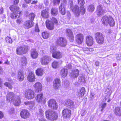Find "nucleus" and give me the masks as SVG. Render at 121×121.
<instances>
[{"label":"nucleus","instance_id":"37","mask_svg":"<svg viewBox=\"0 0 121 121\" xmlns=\"http://www.w3.org/2000/svg\"><path fill=\"white\" fill-rule=\"evenodd\" d=\"M17 99H16L14 100H13V103L16 106H18L20 103V97L18 96L17 97Z\"/></svg>","mask_w":121,"mask_h":121},{"label":"nucleus","instance_id":"11","mask_svg":"<svg viewBox=\"0 0 121 121\" xmlns=\"http://www.w3.org/2000/svg\"><path fill=\"white\" fill-rule=\"evenodd\" d=\"M15 95L12 92L8 93L6 96L7 100L11 102H13V100L15 99Z\"/></svg>","mask_w":121,"mask_h":121},{"label":"nucleus","instance_id":"50","mask_svg":"<svg viewBox=\"0 0 121 121\" xmlns=\"http://www.w3.org/2000/svg\"><path fill=\"white\" fill-rule=\"evenodd\" d=\"M64 86L65 87L67 88L69 86V83L68 81H66V82H64Z\"/></svg>","mask_w":121,"mask_h":121},{"label":"nucleus","instance_id":"52","mask_svg":"<svg viewBox=\"0 0 121 121\" xmlns=\"http://www.w3.org/2000/svg\"><path fill=\"white\" fill-rule=\"evenodd\" d=\"M14 111V108H11L10 110H9L8 112L9 114H13Z\"/></svg>","mask_w":121,"mask_h":121},{"label":"nucleus","instance_id":"39","mask_svg":"<svg viewBox=\"0 0 121 121\" xmlns=\"http://www.w3.org/2000/svg\"><path fill=\"white\" fill-rule=\"evenodd\" d=\"M24 104L25 105H28L31 108L33 107L35 105L34 102L33 101L25 102Z\"/></svg>","mask_w":121,"mask_h":121},{"label":"nucleus","instance_id":"49","mask_svg":"<svg viewBox=\"0 0 121 121\" xmlns=\"http://www.w3.org/2000/svg\"><path fill=\"white\" fill-rule=\"evenodd\" d=\"M60 0H53L52 3L55 5L56 4H59L60 2Z\"/></svg>","mask_w":121,"mask_h":121},{"label":"nucleus","instance_id":"55","mask_svg":"<svg viewBox=\"0 0 121 121\" xmlns=\"http://www.w3.org/2000/svg\"><path fill=\"white\" fill-rule=\"evenodd\" d=\"M19 2V0H13V3L14 4H18Z\"/></svg>","mask_w":121,"mask_h":121},{"label":"nucleus","instance_id":"25","mask_svg":"<svg viewBox=\"0 0 121 121\" xmlns=\"http://www.w3.org/2000/svg\"><path fill=\"white\" fill-rule=\"evenodd\" d=\"M34 88H35V91L38 92L41 91L42 90V86L41 84L39 82L36 83L34 85Z\"/></svg>","mask_w":121,"mask_h":121},{"label":"nucleus","instance_id":"31","mask_svg":"<svg viewBox=\"0 0 121 121\" xmlns=\"http://www.w3.org/2000/svg\"><path fill=\"white\" fill-rule=\"evenodd\" d=\"M60 73L62 77H65L67 76L68 73L67 69L65 68L62 69L61 70Z\"/></svg>","mask_w":121,"mask_h":121},{"label":"nucleus","instance_id":"64","mask_svg":"<svg viewBox=\"0 0 121 121\" xmlns=\"http://www.w3.org/2000/svg\"><path fill=\"white\" fill-rule=\"evenodd\" d=\"M39 121H47L44 118H41L39 119Z\"/></svg>","mask_w":121,"mask_h":121},{"label":"nucleus","instance_id":"29","mask_svg":"<svg viewBox=\"0 0 121 121\" xmlns=\"http://www.w3.org/2000/svg\"><path fill=\"white\" fill-rule=\"evenodd\" d=\"M20 65L22 66H26L27 63L26 58L25 56L22 57L20 60Z\"/></svg>","mask_w":121,"mask_h":121},{"label":"nucleus","instance_id":"40","mask_svg":"<svg viewBox=\"0 0 121 121\" xmlns=\"http://www.w3.org/2000/svg\"><path fill=\"white\" fill-rule=\"evenodd\" d=\"M49 34L48 32H44L42 33V36L43 38L44 39L48 38L49 36Z\"/></svg>","mask_w":121,"mask_h":121},{"label":"nucleus","instance_id":"41","mask_svg":"<svg viewBox=\"0 0 121 121\" xmlns=\"http://www.w3.org/2000/svg\"><path fill=\"white\" fill-rule=\"evenodd\" d=\"M59 66L58 62L56 61H54L52 63V66L53 68H57Z\"/></svg>","mask_w":121,"mask_h":121},{"label":"nucleus","instance_id":"3","mask_svg":"<svg viewBox=\"0 0 121 121\" xmlns=\"http://www.w3.org/2000/svg\"><path fill=\"white\" fill-rule=\"evenodd\" d=\"M46 117L51 121L55 120L58 117L57 113L51 110H48L46 112Z\"/></svg>","mask_w":121,"mask_h":121},{"label":"nucleus","instance_id":"32","mask_svg":"<svg viewBox=\"0 0 121 121\" xmlns=\"http://www.w3.org/2000/svg\"><path fill=\"white\" fill-rule=\"evenodd\" d=\"M43 97V95L42 93L37 95L36 97V100L38 102H41L42 101Z\"/></svg>","mask_w":121,"mask_h":121},{"label":"nucleus","instance_id":"10","mask_svg":"<svg viewBox=\"0 0 121 121\" xmlns=\"http://www.w3.org/2000/svg\"><path fill=\"white\" fill-rule=\"evenodd\" d=\"M48 106L50 107H51L53 109H56L58 107L57 103L56 101L53 99H51L48 101Z\"/></svg>","mask_w":121,"mask_h":121},{"label":"nucleus","instance_id":"57","mask_svg":"<svg viewBox=\"0 0 121 121\" xmlns=\"http://www.w3.org/2000/svg\"><path fill=\"white\" fill-rule=\"evenodd\" d=\"M105 3L108 4H110V2L109 0H104Z\"/></svg>","mask_w":121,"mask_h":121},{"label":"nucleus","instance_id":"43","mask_svg":"<svg viewBox=\"0 0 121 121\" xmlns=\"http://www.w3.org/2000/svg\"><path fill=\"white\" fill-rule=\"evenodd\" d=\"M29 18L33 22L35 17V14L33 13H30L29 15Z\"/></svg>","mask_w":121,"mask_h":121},{"label":"nucleus","instance_id":"12","mask_svg":"<svg viewBox=\"0 0 121 121\" xmlns=\"http://www.w3.org/2000/svg\"><path fill=\"white\" fill-rule=\"evenodd\" d=\"M60 81L59 79L56 78L54 80L53 82V86L55 90L59 89L60 86Z\"/></svg>","mask_w":121,"mask_h":121},{"label":"nucleus","instance_id":"53","mask_svg":"<svg viewBox=\"0 0 121 121\" xmlns=\"http://www.w3.org/2000/svg\"><path fill=\"white\" fill-rule=\"evenodd\" d=\"M106 106V103H104L103 104L102 106V109L101 110V111H102L105 108Z\"/></svg>","mask_w":121,"mask_h":121},{"label":"nucleus","instance_id":"61","mask_svg":"<svg viewBox=\"0 0 121 121\" xmlns=\"http://www.w3.org/2000/svg\"><path fill=\"white\" fill-rule=\"evenodd\" d=\"M4 12V9L2 7L0 9V14H3Z\"/></svg>","mask_w":121,"mask_h":121},{"label":"nucleus","instance_id":"34","mask_svg":"<svg viewBox=\"0 0 121 121\" xmlns=\"http://www.w3.org/2000/svg\"><path fill=\"white\" fill-rule=\"evenodd\" d=\"M114 111L116 115L118 116H121V109L119 107L116 108Z\"/></svg>","mask_w":121,"mask_h":121},{"label":"nucleus","instance_id":"30","mask_svg":"<svg viewBox=\"0 0 121 121\" xmlns=\"http://www.w3.org/2000/svg\"><path fill=\"white\" fill-rule=\"evenodd\" d=\"M31 55L32 57L33 58H36L38 55L37 52L35 49H32L31 50Z\"/></svg>","mask_w":121,"mask_h":121},{"label":"nucleus","instance_id":"5","mask_svg":"<svg viewBox=\"0 0 121 121\" xmlns=\"http://www.w3.org/2000/svg\"><path fill=\"white\" fill-rule=\"evenodd\" d=\"M95 35L96 41L98 43L102 44L103 43L104 38L102 34L98 32L95 33Z\"/></svg>","mask_w":121,"mask_h":121},{"label":"nucleus","instance_id":"8","mask_svg":"<svg viewBox=\"0 0 121 121\" xmlns=\"http://www.w3.org/2000/svg\"><path fill=\"white\" fill-rule=\"evenodd\" d=\"M27 50V48L26 46L18 47L16 49L17 53L18 55H22L26 53Z\"/></svg>","mask_w":121,"mask_h":121},{"label":"nucleus","instance_id":"16","mask_svg":"<svg viewBox=\"0 0 121 121\" xmlns=\"http://www.w3.org/2000/svg\"><path fill=\"white\" fill-rule=\"evenodd\" d=\"M86 43L89 46L92 45L93 44V37L90 35L87 36L86 37Z\"/></svg>","mask_w":121,"mask_h":121},{"label":"nucleus","instance_id":"54","mask_svg":"<svg viewBox=\"0 0 121 121\" xmlns=\"http://www.w3.org/2000/svg\"><path fill=\"white\" fill-rule=\"evenodd\" d=\"M86 110H82V111L81 115L82 116H84L85 114L86 113Z\"/></svg>","mask_w":121,"mask_h":121},{"label":"nucleus","instance_id":"22","mask_svg":"<svg viewBox=\"0 0 121 121\" xmlns=\"http://www.w3.org/2000/svg\"><path fill=\"white\" fill-rule=\"evenodd\" d=\"M66 33L69 37L70 41L73 42V40L74 37L72 31L69 29H67L66 30Z\"/></svg>","mask_w":121,"mask_h":121},{"label":"nucleus","instance_id":"46","mask_svg":"<svg viewBox=\"0 0 121 121\" xmlns=\"http://www.w3.org/2000/svg\"><path fill=\"white\" fill-rule=\"evenodd\" d=\"M62 2L60 6L66 7L67 4V1L66 0H62Z\"/></svg>","mask_w":121,"mask_h":121},{"label":"nucleus","instance_id":"59","mask_svg":"<svg viewBox=\"0 0 121 121\" xmlns=\"http://www.w3.org/2000/svg\"><path fill=\"white\" fill-rule=\"evenodd\" d=\"M44 3L45 5H48L49 3L48 0H45L44 2Z\"/></svg>","mask_w":121,"mask_h":121},{"label":"nucleus","instance_id":"19","mask_svg":"<svg viewBox=\"0 0 121 121\" xmlns=\"http://www.w3.org/2000/svg\"><path fill=\"white\" fill-rule=\"evenodd\" d=\"M49 9L43 10L41 11V15L42 17L44 18H48L49 17Z\"/></svg>","mask_w":121,"mask_h":121},{"label":"nucleus","instance_id":"20","mask_svg":"<svg viewBox=\"0 0 121 121\" xmlns=\"http://www.w3.org/2000/svg\"><path fill=\"white\" fill-rule=\"evenodd\" d=\"M46 26L47 28L50 30H52L54 29V23L48 20H47L46 22Z\"/></svg>","mask_w":121,"mask_h":121},{"label":"nucleus","instance_id":"38","mask_svg":"<svg viewBox=\"0 0 121 121\" xmlns=\"http://www.w3.org/2000/svg\"><path fill=\"white\" fill-rule=\"evenodd\" d=\"M43 73V69L41 68L38 69L36 71V74L38 76L42 75Z\"/></svg>","mask_w":121,"mask_h":121},{"label":"nucleus","instance_id":"51","mask_svg":"<svg viewBox=\"0 0 121 121\" xmlns=\"http://www.w3.org/2000/svg\"><path fill=\"white\" fill-rule=\"evenodd\" d=\"M116 58L117 60H118L119 61L121 60V53L118 55Z\"/></svg>","mask_w":121,"mask_h":121},{"label":"nucleus","instance_id":"1","mask_svg":"<svg viewBox=\"0 0 121 121\" xmlns=\"http://www.w3.org/2000/svg\"><path fill=\"white\" fill-rule=\"evenodd\" d=\"M78 4L80 6V11L79 9L78 6L76 5L74 6L72 9V12L77 16H79L80 12L82 14H84L85 12V9L83 7L85 3L84 0H78Z\"/></svg>","mask_w":121,"mask_h":121},{"label":"nucleus","instance_id":"14","mask_svg":"<svg viewBox=\"0 0 121 121\" xmlns=\"http://www.w3.org/2000/svg\"><path fill=\"white\" fill-rule=\"evenodd\" d=\"M83 36L81 34H78L76 37V42L78 44H81L83 42Z\"/></svg>","mask_w":121,"mask_h":121},{"label":"nucleus","instance_id":"27","mask_svg":"<svg viewBox=\"0 0 121 121\" xmlns=\"http://www.w3.org/2000/svg\"><path fill=\"white\" fill-rule=\"evenodd\" d=\"M35 78L34 74L32 72L30 73L27 77L28 80L31 82H33L35 81Z\"/></svg>","mask_w":121,"mask_h":121},{"label":"nucleus","instance_id":"2","mask_svg":"<svg viewBox=\"0 0 121 121\" xmlns=\"http://www.w3.org/2000/svg\"><path fill=\"white\" fill-rule=\"evenodd\" d=\"M101 20L103 23L105 25L108 24L110 26H113L114 25V21L111 17L104 16L102 17Z\"/></svg>","mask_w":121,"mask_h":121},{"label":"nucleus","instance_id":"47","mask_svg":"<svg viewBox=\"0 0 121 121\" xmlns=\"http://www.w3.org/2000/svg\"><path fill=\"white\" fill-rule=\"evenodd\" d=\"M79 82L84 83L85 82V80L83 76H82L80 77L79 78Z\"/></svg>","mask_w":121,"mask_h":121},{"label":"nucleus","instance_id":"18","mask_svg":"<svg viewBox=\"0 0 121 121\" xmlns=\"http://www.w3.org/2000/svg\"><path fill=\"white\" fill-rule=\"evenodd\" d=\"M29 113L27 110L23 109L21 111L20 116L22 118L26 119L29 117Z\"/></svg>","mask_w":121,"mask_h":121},{"label":"nucleus","instance_id":"56","mask_svg":"<svg viewBox=\"0 0 121 121\" xmlns=\"http://www.w3.org/2000/svg\"><path fill=\"white\" fill-rule=\"evenodd\" d=\"M82 49L83 51L85 52L86 51H88V50H89L88 48L86 47H83Z\"/></svg>","mask_w":121,"mask_h":121},{"label":"nucleus","instance_id":"17","mask_svg":"<svg viewBox=\"0 0 121 121\" xmlns=\"http://www.w3.org/2000/svg\"><path fill=\"white\" fill-rule=\"evenodd\" d=\"M79 70L77 69H75L72 71L70 73V76L73 78H76L79 74Z\"/></svg>","mask_w":121,"mask_h":121},{"label":"nucleus","instance_id":"45","mask_svg":"<svg viewBox=\"0 0 121 121\" xmlns=\"http://www.w3.org/2000/svg\"><path fill=\"white\" fill-rule=\"evenodd\" d=\"M5 40L7 43H12V41L11 39L9 37H6Z\"/></svg>","mask_w":121,"mask_h":121},{"label":"nucleus","instance_id":"24","mask_svg":"<svg viewBox=\"0 0 121 121\" xmlns=\"http://www.w3.org/2000/svg\"><path fill=\"white\" fill-rule=\"evenodd\" d=\"M24 72L22 70H18V78L20 81H23L24 79Z\"/></svg>","mask_w":121,"mask_h":121},{"label":"nucleus","instance_id":"48","mask_svg":"<svg viewBox=\"0 0 121 121\" xmlns=\"http://www.w3.org/2000/svg\"><path fill=\"white\" fill-rule=\"evenodd\" d=\"M50 21L56 24H57L58 23L57 21L55 18L54 17H52L51 19V21Z\"/></svg>","mask_w":121,"mask_h":121},{"label":"nucleus","instance_id":"28","mask_svg":"<svg viewBox=\"0 0 121 121\" xmlns=\"http://www.w3.org/2000/svg\"><path fill=\"white\" fill-rule=\"evenodd\" d=\"M15 5H12L9 8L10 10L12 11L13 12H16L18 13V12H21L19 11V7L16 6Z\"/></svg>","mask_w":121,"mask_h":121},{"label":"nucleus","instance_id":"35","mask_svg":"<svg viewBox=\"0 0 121 121\" xmlns=\"http://www.w3.org/2000/svg\"><path fill=\"white\" fill-rule=\"evenodd\" d=\"M85 92V89L84 87H82L80 91L78 92V96L79 97V98H82L84 95Z\"/></svg>","mask_w":121,"mask_h":121},{"label":"nucleus","instance_id":"21","mask_svg":"<svg viewBox=\"0 0 121 121\" xmlns=\"http://www.w3.org/2000/svg\"><path fill=\"white\" fill-rule=\"evenodd\" d=\"M96 13L97 15L98 16L104 14L105 12L103 9L102 5H99L97 6Z\"/></svg>","mask_w":121,"mask_h":121},{"label":"nucleus","instance_id":"13","mask_svg":"<svg viewBox=\"0 0 121 121\" xmlns=\"http://www.w3.org/2000/svg\"><path fill=\"white\" fill-rule=\"evenodd\" d=\"M51 60V59L49 56H45L41 58V62L42 65H47L48 64L49 60Z\"/></svg>","mask_w":121,"mask_h":121},{"label":"nucleus","instance_id":"63","mask_svg":"<svg viewBox=\"0 0 121 121\" xmlns=\"http://www.w3.org/2000/svg\"><path fill=\"white\" fill-rule=\"evenodd\" d=\"M94 95V93H91L90 95V97L91 99H93Z\"/></svg>","mask_w":121,"mask_h":121},{"label":"nucleus","instance_id":"33","mask_svg":"<svg viewBox=\"0 0 121 121\" xmlns=\"http://www.w3.org/2000/svg\"><path fill=\"white\" fill-rule=\"evenodd\" d=\"M58 13V10L55 8H52L51 9V14L53 16H56Z\"/></svg>","mask_w":121,"mask_h":121},{"label":"nucleus","instance_id":"42","mask_svg":"<svg viewBox=\"0 0 121 121\" xmlns=\"http://www.w3.org/2000/svg\"><path fill=\"white\" fill-rule=\"evenodd\" d=\"M95 9L94 7V5H91L88 6L87 10L90 12H92Z\"/></svg>","mask_w":121,"mask_h":121},{"label":"nucleus","instance_id":"9","mask_svg":"<svg viewBox=\"0 0 121 121\" xmlns=\"http://www.w3.org/2000/svg\"><path fill=\"white\" fill-rule=\"evenodd\" d=\"M65 105L68 108L72 109L74 108L75 105L74 102L70 99H67L65 101Z\"/></svg>","mask_w":121,"mask_h":121},{"label":"nucleus","instance_id":"23","mask_svg":"<svg viewBox=\"0 0 121 121\" xmlns=\"http://www.w3.org/2000/svg\"><path fill=\"white\" fill-rule=\"evenodd\" d=\"M33 22L30 20L27 21L24 23V27L25 29H29L33 26Z\"/></svg>","mask_w":121,"mask_h":121},{"label":"nucleus","instance_id":"58","mask_svg":"<svg viewBox=\"0 0 121 121\" xmlns=\"http://www.w3.org/2000/svg\"><path fill=\"white\" fill-rule=\"evenodd\" d=\"M22 21L21 19H19L16 20V22L18 24H20L22 22Z\"/></svg>","mask_w":121,"mask_h":121},{"label":"nucleus","instance_id":"60","mask_svg":"<svg viewBox=\"0 0 121 121\" xmlns=\"http://www.w3.org/2000/svg\"><path fill=\"white\" fill-rule=\"evenodd\" d=\"M69 3L70 4L71 8L73 4V2L72 0H70L69 1Z\"/></svg>","mask_w":121,"mask_h":121},{"label":"nucleus","instance_id":"7","mask_svg":"<svg viewBox=\"0 0 121 121\" xmlns=\"http://www.w3.org/2000/svg\"><path fill=\"white\" fill-rule=\"evenodd\" d=\"M56 43L59 46L61 47H65L67 44V41L63 37H59L56 41Z\"/></svg>","mask_w":121,"mask_h":121},{"label":"nucleus","instance_id":"15","mask_svg":"<svg viewBox=\"0 0 121 121\" xmlns=\"http://www.w3.org/2000/svg\"><path fill=\"white\" fill-rule=\"evenodd\" d=\"M62 114L64 117L69 118L71 115V111L67 108L64 109L62 111Z\"/></svg>","mask_w":121,"mask_h":121},{"label":"nucleus","instance_id":"44","mask_svg":"<svg viewBox=\"0 0 121 121\" xmlns=\"http://www.w3.org/2000/svg\"><path fill=\"white\" fill-rule=\"evenodd\" d=\"M4 85L8 87L9 89H11L13 88L12 86L8 82H5L4 84Z\"/></svg>","mask_w":121,"mask_h":121},{"label":"nucleus","instance_id":"62","mask_svg":"<svg viewBox=\"0 0 121 121\" xmlns=\"http://www.w3.org/2000/svg\"><path fill=\"white\" fill-rule=\"evenodd\" d=\"M3 117V114L1 111H0V119L2 118Z\"/></svg>","mask_w":121,"mask_h":121},{"label":"nucleus","instance_id":"6","mask_svg":"<svg viewBox=\"0 0 121 121\" xmlns=\"http://www.w3.org/2000/svg\"><path fill=\"white\" fill-rule=\"evenodd\" d=\"M25 95L26 98L28 99H32L35 97V93L32 90H26L25 91Z\"/></svg>","mask_w":121,"mask_h":121},{"label":"nucleus","instance_id":"26","mask_svg":"<svg viewBox=\"0 0 121 121\" xmlns=\"http://www.w3.org/2000/svg\"><path fill=\"white\" fill-rule=\"evenodd\" d=\"M21 15V12H18V13L14 12L11 14L10 17L12 19H15L16 18H19Z\"/></svg>","mask_w":121,"mask_h":121},{"label":"nucleus","instance_id":"36","mask_svg":"<svg viewBox=\"0 0 121 121\" xmlns=\"http://www.w3.org/2000/svg\"><path fill=\"white\" fill-rule=\"evenodd\" d=\"M66 7L60 6L59 9L60 13L62 15H64L66 12L65 10Z\"/></svg>","mask_w":121,"mask_h":121},{"label":"nucleus","instance_id":"4","mask_svg":"<svg viewBox=\"0 0 121 121\" xmlns=\"http://www.w3.org/2000/svg\"><path fill=\"white\" fill-rule=\"evenodd\" d=\"M50 52L52 54V57L55 58L59 59L61 58L62 55L60 52L56 51V48L54 46H52L50 48Z\"/></svg>","mask_w":121,"mask_h":121}]
</instances>
